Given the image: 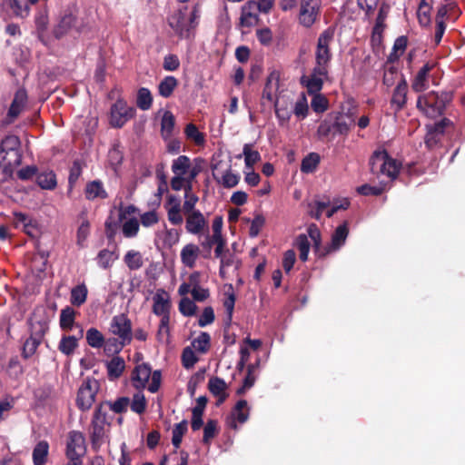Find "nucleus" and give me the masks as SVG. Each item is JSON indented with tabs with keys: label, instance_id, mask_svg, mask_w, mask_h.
Here are the masks:
<instances>
[{
	"label": "nucleus",
	"instance_id": "f257e3e1",
	"mask_svg": "<svg viewBox=\"0 0 465 465\" xmlns=\"http://www.w3.org/2000/svg\"><path fill=\"white\" fill-rule=\"evenodd\" d=\"M172 172L173 173L170 184L173 191H181L183 187L193 184V182L198 175L200 169L193 166L191 160L186 155H180L173 161Z\"/></svg>",
	"mask_w": 465,
	"mask_h": 465
},
{
	"label": "nucleus",
	"instance_id": "f03ea898",
	"mask_svg": "<svg viewBox=\"0 0 465 465\" xmlns=\"http://www.w3.org/2000/svg\"><path fill=\"white\" fill-rule=\"evenodd\" d=\"M198 16L196 7L193 11L183 7L171 15L168 23L176 35L183 38H188L196 25Z\"/></svg>",
	"mask_w": 465,
	"mask_h": 465
},
{
	"label": "nucleus",
	"instance_id": "7ed1b4c3",
	"mask_svg": "<svg viewBox=\"0 0 465 465\" xmlns=\"http://www.w3.org/2000/svg\"><path fill=\"white\" fill-rule=\"evenodd\" d=\"M161 380V371L152 372L151 367L146 363L137 365L132 374V384L135 389L141 391L147 388L152 393L159 390Z\"/></svg>",
	"mask_w": 465,
	"mask_h": 465
},
{
	"label": "nucleus",
	"instance_id": "20e7f679",
	"mask_svg": "<svg viewBox=\"0 0 465 465\" xmlns=\"http://www.w3.org/2000/svg\"><path fill=\"white\" fill-rule=\"evenodd\" d=\"M371 172L377 175H385L395 179L400 171V163L389 156L385 150L375 151L370 159Z\"/></svg>",
	"mask_w": 465,
	"mask_h": 465
},
{
	"label": "nucleus",
	"instance_id": "39448f33",
	"mask_svg": "<svg viewBox=\"0 0 465 465\" xmlns=\"http://www.w3.org/2000/svg\"><path fill=\"white\" fill-rule=\"evenodd\" d=\"M447 102V95H439L435 92H430L419 96L417 107L428 117L436 118L443 114Z\"/></svg>",
	"mask_w": 465,
	"mask_h": 465
},
{
	"label": "nucleus",
	"instance_id": "423d86ee",
	"mask_svg": "<svg viewBox=\"0 0 465 465\" xmlns=\"http://www.w3.org/2000/svg\"><path fill=\"white\" fill-rule=\"evenodd\" d=\"M109 331L118 339L116 351L130 344L133 340L132 322L127 315L124 313L114 315L112 318Z\"/></svg>",
	"mask_w": 465,
	"mask_h": 465
},
{
	"label": "nucleus",
	"instance_id": "0eeeda50",
	"mask_svg": "<svg viewBox=\"0 0 465 465\" xmlns=\"http://www.w3.org/2000/svg\"><path fill=\"white\" fill-rule=\"evenodd\" d=\"M334 39V29L327 28L319 36L315 51V60L317 67H325L329 70V64L331 59L330 45Z\"/></svg>",
	"mask_w": 465,
	"mask_h": 465
},
{
	"label": "nucleus",
	"instance_id": "6e6552de",
	"mask_svg": "<svg viewBox=\"0 0 465 465\" xmlns=\"http://www.w3.org/2000/svg\"><path fill=\"white\" fill-rule=\"evenodd\" d=\"M322 0H300L298 22L306 28L312 27L321 15Z\"/></svg>",
	"mask_w": 465,
	"mask_h": 465
},
{
	"label": "nucleus",
	"instance_id": "1a4fd4ad",
	"mask_svg": "<svg viewBox=\"0 0 465 465\" xmlns=\"http://www.w3.org/2000/svg\"><path fill=\"white\" fill-rule=\"evenodd\" d=\"M99 382L95 379H85L78 389L76 405L82 411H88L95 401Z\"/></svg>",
	"mask_w": 465,
	"mask_h": 465
},
{
	"label": "nucleus",
	"instance_id": "9d476101",
	"mask_svg": "<svg viewBox=\"0 0 465 465\" xmlns=\"http://www.w3.org/2000/svg\"><path fill=\"white\" fill-rule=\"evenodd\" d=\"M109 425L106 408L104 404H100L96 407L91 422V437L94 444H101L104 441L106 428Z\"/></svg>",
	"mask_w": 465,
	"mask_h": 465
},
{
	"label": "nucleus",
	"instance_id": "9b49d317",
	"mask_svg": "<svg viewBox=\"0 0 465 465\" xmlns=\"http://www.w3.org/2000/svg\"><path fill=\"white\" fill-rule=\"evenodd\" d=\"M275 115L279 121L280 126L286 125L292 116L293 99L292 94L285 92H281L274 101Z\"/></svg>",
	"mask_w": 465,
	"mask_h": 465
},
{
	"label": "nucleus",
	"instance_id": "f8f14e48",
	"mask_svg": "<svg viewBox=\"0 0 465 465\" xmlns=\"http://www.w3.org/2000/svg\"><path fill=\"white\" fill-rule=\"evenodd\" d=\"M85 452L84 438L79 431H71L68 436L66 455L70 460L69 463L81 462V457Z\"/></svg>",
	"mask_w": 465,
	"mask_h": 465
},
{
	"label": "nucleus",
	"instance_id": "ddd939ff",
	"mask_svg": "<svg viewBox=\"0 0 465 465\" xmlns=\"http://www.w3.org/2000/svg\"><path fill=\"white\" fill-rule=\"evenodd\" d=\"M135 110L123 100H117L111 108L110 123L114 127H122L134 117Z\"/></svg>",
	"mask_w": 465,
	"mask_h": 465
},
{
	"label": "nucleus",
	"instance_id": "4468645a",
	"mask_svg": "<svg viewBox=\"0 0 465 465\" xmlns=\"http://www.w3.org/2000/svg\"><path fill=\"white\" fill-rule=\"evenodd\" d=\"M32 333L28 339L24 343L23 347V356L25 358H29L33 356L38 346L42 341V338L45 335L46 326L45 324H42L41 322L31 323Z\"/></svg>",
	"mask_w": 465,
	"mask_h": 465
},
{
	"label": "nucleus",
	"instance_id": "2eb2a0df",
	"mask_svg": "<svg viewBox=\"0 0 465 465\" xmlns=\"http://www.w3.org/2000/svg\"><path fill=\"white\" fill-rule=\"evenodd\" d=\"M328 69L325 67L314 66L310 75H303L302 83L306 86L309 94L319 93L323 85L324 81L328 78Z\"/></svg>",
	"mask_w": 465,
	"mask_h": 465
},
{
	"label": "nucleus",
	"instance_id": "dca6fc26",
	"mask_svg": "<svg viewBox=\"0 0 465 465\" xmlns=\"http://www.w3.org/2000/svg\"><path fill=\"white\" fill-rule=\"evenodd\" d=\"M185 229L188 233L201 236L209 229L208 221L202 212L185 214Z\"/></svg>",
	"mask_w": 465,
	"mask_h": 465
},
{
	"label": "nucleus",
	"instance_id": "f3484780",
	"mask_svg": "<svg viewBox=\"0 0 465 465\" xmlns=\"http://www.w3.org/2000/svg\"><path fill=\"white\" fill-rule=\"evenodd\" d=\"M152 312L154 315L170 314L172 309L171 296L163 288L155 291L152 297Z\"/></svg>",
	"mask_w": 465,
	"mask_h": 465
},
{
	"label": "nucleus",
	"instance_id": "a211bd4d",
	"mask_svg": "<svg viewBox=\"0 0 465 465\" xmlns=\"http://www.w3.org/2000/svg\"><path fill=\"white\" fill-rule=\"evenodd\" d=\"M181 231L175 228H168L166 224L155 233V244L158 247L171 249L180 241Z\"/></svg>",
	"mask_w": 465,
	"mask_h": 465
},
{
	"label": "nucleus",
	"instance_id": "6ab92c4d",
	"mask_svg": "<svg viewBox=\"0 0 465 465\" xmlns=\"http://www.w3.org/2000/svg\"><path fill=\"white\" fill-rule=\"evenodd\" d=\"M14 224L16 228L22 229L27 235L32 238L38 237L40 233L37 222L25 213H15Z\"/></svg>",
	"mask_w": 465,
	"mask_h": 465
},
{
	"label": "nucleus",
	"instance_id": "aec40b11",
	"mask_svg": "<svg viewBox=\"0 0 465 465\" xmlns=\"http://www.w3.org/2000/svg\"><path fill=\"white\" fill-rule=\"evenodd\" d=\"M434 64L426 63L423 64L414 75L411 82V88L414 92H423L429 88L430 71L433 69Z\"/></svg>",
	"mask_w": 465,
	"mask_h": 465
},
{
	"label": "nucleus",
	"instance_id": "412c9836",
	"mask_svg": "<svg viewBox=\"0 0 465 465\" xmlns=\"http://www.w3.org/2000/svg\"><path fill=\"white\" fill-rule=\"evenodd\" d=\"M19 143V139L15 135L6 136L0 144L1 153H5L2 155L3 160H5L7 155L12 154L15 157L12 163L19 164L21 162V155L18 150Z\"/></svg>",
	"mask_w": 465,
	"mask_h": 465
},
{
	"label": "nucleus",
	"instance_id": "4be33fe9",
	"mask_svg": "<svg viewBox=\"0 0 465 465\" xmlns=\"http://www.w3.org/2000/svg\"><path fill=\"white\" fill-rule=\"evenodd\" d=\"M27 103V93L25 89H18L7 113L8 122L12 123L22 113Z\"/></svg>",
	"mask_w": 465,
	"mask_h": 465
},
{
	"label": "nucleus",
	"instance_id": "5701e85b",
	"mask_svg": "<svg viewBox=\"0 0 465 465\" xmlns=\"http://www.w3.org/2000/svg\"><path fill=\"white\" fill-rule=\"evenodd\" d=\"M408 84L406 79H401L398 82L395 89L393 90L391 104L395 112L401 111L407 103Z\"/></svg>",
	"mask_w": 465,
	"mask_h": 465
},
{
	"label": "nucleus",
	"instance_id": "b1692460",
	"mask_svg": "<svg viewBox=\"0 0 465 465\" xmlns=\"http://www.w3.org/2000/svg\"><path fill=\"white\" fill-rule=\"evenodd\" d=\"M349 233L347 223H343L334 231L331 243L325 248V253L337 252L344 245Z\"/></svg>",
	"mask_w": 465,
	"mask_h": 465
},
{
	"label": "nucleus",
	"instance_id": "393cba45",
	"mask_svg": "<svg viewBox=\"0 0 465 465\" xmlns=\"http://www.w3.org/2000/svg\"><path fill=\"white\" fill-rule=\"evenodd\" d=\"M279 74L276 72L270 74L267 78V82L265 84L263 92H262V99L267 100L270 103L274 104V101L276 100L279 94L282 92L279 90Z\"/></svg>",
	"mask_w": 465,
	"mask_h": 465
},
{
	"label": "nucleus",
	"instance_id": "a878e982",
	"mask_svg": "<svg viewBox=\"0 0 465 465\" xmlns=\"http://www.w3.org/2000/svg\"><path fill=\"white\" fill-rule=\"evenodd\" d=\"M259 12L256 11L254 1L247 2L242 7L240 23L242 26L251 27L258 23Z\"/></svg>",
	"mask_w": 465,
	"mask_h": 465
},
{
	"label": "nucleus",
	"instance_id": "bb28decb",
	"mask_svg": "<svg viewBox=\"0 0 465 465\" xmlns=\"http://www.w3.org/2000/svg\"><path fill=\"white\" fill-rule=\"evenodd\" d=\"M84 195L89 201L103 200L108 196L103 183L99 180H94L86 183Z\"/></svg>",
	"mask_w": 465,
	"mask_h": 465
},
{
	"label": "nucleus",
	"instance_id": "cd10ccee",
	"mask_svg": "<svg viewBox=\"0 0 465 465\" xmlns=\"http://www.w3.org/2000/svg\"><path fill=\"white\" fill-rule=\"evenodd\" d=\"M76 17L71 13H65L54 28V35L56 38L65 35L75 25Z\"/></svg>",
	"mask_w": 465,
	"mask_h": 465
},
{
	"label": "nucleus",
	"instance_id": "c85d7f7f",
	"mask_svg": "<svg viewBox=\"0 0 465 465\" xmlns=\"http://www.w3.org/2000/svg\"><path fill=\"white\" fill-rule=\"evenodd\" d=\"M208 388L213 395L218 397L217 405L222 404L226 400L228 396L226 393L227 384L223 379L218 377L211 378L208 382Z\"/></svg>",
	"mask_w": 465,
	"mask_h": 465
},
{
	"label": "nucleus",
	"instance_id": "c756f323",
	"mask_svg": "<svg viewBox=\"0 0 465 465\" xmlns=\"http://www.w3.org/2000/svg\"><path fill=\"white\" fill-rule=\"evenodd\" d=\"M200 249L193 243L184 245L181 251V261L188 268H193L199 257Z\"/></svg>",
	"mask_w": 465,
	"mask_h": 465
},
{
	"label": "nucleus",
	"instance_id": "7c9ffc66",
	"mask_svg": "<svg viewBox=\"0 0 465 465\" xmlns=\"http://www.w3.org/2000/svg\"><path fill=\"white\" fill-rule=\"evenodd\" d=\"M450 124V120L443 119L431 126H428V133L425 138L427 146L431 147L435 145L439 141L438 136L442 134L444 128Z\"/></svg>",
	"mask_w": 465,
	"mask_h": 465
},
{
	"label": "nucleus",
	"instance_id": "2f4dec72",
	"mask_svg": "<svg viewBox=\"0 0 465 465\" xmlns=\"http://www.w3.org/2000/svg\"><path fill=\"white\" fill-rule=\"evenodd\" d=\"M213 176L217 183L222 184L224 188L235 187L240 181L239 173H233L231 169V165H229L228 168L221 174L219 173H214Z\"/></svg>",
	"mask_w": 465,
	"mask_h": 465
},
{
	"label": "nucleus",
	"instance_id": "473e14b6",
	"mask_svg": "<svg viewBox=\"0 0 465 465\" xmlns=\"http://www.w3.org/2000/svg\"><path fill=\"white\" fill-rule=\"evenodd\" d=\"M170 207L167 210V218L168 221L173 225H180L183 222V218L181 213V203L180 201L174 196H170L169 198Z\"/></svg>",
	"mask_w": 465,
	"mask_h": 465
},
{
	"label": "nucleus",
	"instance_id": "72a5a7b5",
	"mask_svg": "<svg viewBox=\"0 0 465 465\" xmlns=\"http://www.w3.org/2000/svg\"><path fill=\"white\" fill-rule=\"evenodd\" d=\"M49 444L46 440H40L34 448L32 458L34 465L45 464L48 460Z\"/></svg>",
	"mask_w": 465,
	"mask_h": 465
},
{
	"label": "nucleus",
	"instance_id": "f704fd0d",
	"mask_svg": "<svg viewBox=\"0 0 465 465\" xmlns=\"http://www.w3.org/2000/svg\"><path fill=\"white\" fill-rule=\"evenodd\" d=\"M433 0H421L417 11L418 20L421 26H429L431 22Z\"/></svg>",
	"mask_w": 465,
	"mask_h": 465
},
{
	"label": "nucleus",
	"instance_id": "c9c22d12",
	"mask_svg": "<svg viewBox=\"0 0 465 465\" xmlns=\"http://www.w3.org/2000/svg\"><path fill=\"white\" fill-rule=\"evenodd\" d=\"M184 191V202L183 204V211L184 214H188L193 212H200L199 210L195 209V205L199 201V197L193 192V184H189V189L187 188V185L185 187H183Z\"/></svg>",
	"mask_w": 465,
	"mask_h": 465
},
{
	"label": "nucleus",
	"instance_id": "e433bc0d",
	"mask_svg": "<svg viewBox=\"0 0 465 465\" xmlns=\"http://www.w3.org/2000/svg\"><path fill=\"white\" fill-rule=\"evenodd\" d=\"M388 14V7L381 6L379 10L378 16L376 18L375 25L372 29L371 39L373 42H380L381 39V35L385 27V19Z\"/></svg>",
	"mask_w": 465,
	"mask_h": 465
},
{
	"label": "nucleus",
	"instance_id": "4c0bfd02",
	"mask_svg": "<svg viewBox=\"0 0 465 465\" xmlns=\"http://www.w3.org/2000/svg\"><path fill=\"white\" fill-rule=\"evenodd\" d=\"M88 289L84 283H80L71 290L70 302L72 305L80 307L87 299Z\"/></svg>",
	"mask_w": 465,
	"mask_h": 465
},
{
	"label": "nucleus",
	"instance_id": "58836bf2",
	"mask_svg": "<svg viewBox=\"0 0 465 465\" xmlns=\"http://www.w3.org/2000/svg\"><path fill=\"white\" fill-rule=\"evenodd\" d=\"M178 85V81L174 76L167 75L162 79L158 84V94L164 98L170 97Z\"/></svg>",
	"mask_w": 465,
	"mask_h": 465
},
{
	"label": "nucleus",
	"instance_id": "ea45409f",
	"mask_svg": "<svg viewBox=\"0 0 465 465\" xmlns=\"http://www.w3.org/2000/svg\"><path fill=\"white\" fill-rule=\"evenodd\" d=\"M125 368V362L121 357H114L106 364L107 374L110 380L118 379Z\"/></svg>",
	"mask_w": 465,
	"mask_h": 465
},
{
	"label": "nucleus",
	"instance_id": "a19ab883",
	"mask_svg": "<svg viewBox=\"0 0 465 465\" xmlns=\"http://www.w3.org/2000/svg\"><path fill=\"white\" fill-rule=\"evenodd\" d=\"M39 0H10V7L15 15L25 17L29 15L30 5Z\"/></svg>",
	"mask_w": 465,
	"mask_h": 465
},
{
	"label": "nucleus",
	"instance_id": "79ce46f5",
	"mask_svg": "<svg viewBox=\"0 0 465 465\" xmlns=\"http://www.w3.org/2000/svg\"><path fill=\"white\" fill-rule=\"evenodd\" d=\"M75 315L76 312L72 307L66 306L60 312V327L64 331H71L74 324Z\"/></svg>",
	"mask_w": 465,
	"mask_h": 465
},
{
	"label": "nucleus",
	"instance_id": "37998d69",
	"mask_svg": "<svg viewBox=\"0 0 465 465\" xmlns=\"http://www.w3.org/2000/svg\"><path fill=\"white\" fill-rule=\"evenodd\" d=\"M124 262L131 271L139 270L143 265L142 253L134 250H130L125 253Z\"/></svg>",
	"mask_w": 465,
	"mask_h": 465
},
{
	"label": "nucleus",
	"instance_id": "c03bdc74",
	"mask_svg": "<svg viewBox=\"0 0 465 465\" xmlns=\"http://www.w3.org/2000/svg\"><path fill=\"white\" fill-rule=\"evenodd\" d=\"M153 94L148 88L141 87L137 91L136 105L143 111H147L153 104Z\"/></svg>",
	"mask_w": 465,
	"mask_h": 465
},
{
	"label": "nucleus",
	"instance_id": "a18cd8bd",
	"mask_svg": "<svg viewBox=\"0 0 465 465\" xmlns=\"http://www.w3.org/2000/svg\"><path fill=\"white\" fill-rule=\"evenodd\" d=\"M175 119L173 114L166 111L164 112L161 121V134L163 139H169L174 128Z\"/></svg>",
	"mask_w": 465,
	"mask_h": 465
},
{
	"label": "nucleus",
	"instance_id": "49530a36",
	"mask_svg": "<svg viewBox=\"0 0 465 465\" xmlns=\"http://www.w3.org/2000/svg\"><path fill=\"white\" fill-rule=\"evenodd\" d=\"M354 118L349 114H340L333 124V128L341 134H347L354 124Z\"/></svg>",
	"mask_w": 465,
	"mask_h": 465
},
{
	"label": "nucleus",
	"instance_id": "de8ad7c7",
	"mask_svg": "<svg viewBox=\"0 0 465 465\" xmlns=\"http://www.w3.org/2000/svg\"><path fill=\"white\" fill-rule=\"evenodd\" d=\"M38 185L45 190H53L56 186L55 174L52 171L40 173L36 177Z\"/></svg>",
	"mask_w": 465,
	"mask_h": 465
},
{
	"label": "nucleus",
	"instance_id": "09e8293b",
	"mask_svg": "<svg viewBox=\"0 0 465 465\" xmlns=\"http://www.w3.org/2000/svg\"><path fill=\"white\" fill-rule=\"evenodd\" d=\"M232 417L239 421L244 423L249 418L248 403L245 400H240L232 411Z\"/></svg>",
	"mask_w": 465,
	"mask_h": 465
},
{
	"label": "nucleus",
	"instance_id": "8fccbe9b",
	"mask_svg": "<svg viewBox=\"0 0 465 465\" xmlns=\"http://www.w3.org/2000/svg\"><path fill=\"white\" fill-rule=\"evenodd\" d=\"M211 337L207 332H201L191 343L194 351L200 353H205L210 348Z\"/></svg>",
	"mask_w": 465,
	"mask_h": 465
},
{
	"label": "nucleus",
	"instance_id": "3c124183",
	"mask_svg": "<svg viewBox=\"0 0 465 465\" xmlns=\"http://www.w3.org/2000/svg\"><path fill=\"white\" fill-rule=\"evenodd\" d=\"M78 347V340L74 336H63L59 344V351L64 355H71Z\"/></svg>",
	"mask_w": 465,
	"mask_h": 465
},
{
	"label": "nucleus",
	"instance_id": "603ef678",
	"mask_svg": "<svg viewBox=\"0 0 465 465\" xmlns=\"http://www.w3.org/2000/svg\"><path fill=\"white\" fill-rule=\"evenodd\" d=\"M320 163V156L316 153H311L305 156L301 163V171L304 173H313Z\"/></svg>",
	"mask_w": 465,
	"mask_h": 465
},
{
	"label": "nucleus",
	"instance_id": "864d4df0",
	"mask_svg": "<svg viewBox=\"0 0 465 465\" xmlns=\"http://www.w3.org/2000/svg\"><path fill=\"white\" fill-rule=\"evenodd\" d=\"M140 229L139 221L136 218H129L122 224V232L125 238H134L138 234Z\"/></svg>",
	"mask_w": 465,
	"mask_h": 465
},
{
	"label": "nucleus",
	"instance_id": "5fc2aeb1",
	"mask_svg": "<svg viewBox=\"0 0 465 465\" xmlns=\"http://www.w3.org/2000/svg\"><path fill=\"white\" fill-rule=\"evenodd\" d=\"M86 341L92 348L99 349L104 343V337L96 328H90L86 331Z\"/></svg>",
	"mask_w": 465,
	"mask_h": 465
},
{
	"label": "nucleus",
	"instance_id": "6e6d98bb",
	"mask_svg": "<svg viewBox=\"0 0 465 465\" xmlns=\"http://www.w3.org/2000/svg\"><path fill=\"white\" fill-rule=\"evenodd\" d=\"M242 155L244 156L246 169H252L253 164L261 160L259 152L252 150L251 144L249 143L243 145Z\"/></svg>",
	"mask_w": 465,
	"mask_h": 465
},
{
	"label": "nucleus",
	"instance_id": "4d7b16f0",
	"mask_svg": "<svg viewBox=\"0 0 465 465\" xmlns=\"http://www.w3.org/2000/svg\"><path fill=\"white\" fill-rule=\"evenodd\" d=\"M329 201L314 200L308 203L309 214L312 218L319 220L322 213L329 207Z\"/></svg>",
	"mask_w": 465,
	"mask_h": 465
},
{
	"label": "nucleus",
	"instance_id": "13d9d810",
	"mask_svg": "<svg viewBox=\"0 0 465 465\" xmlns=\"http://www.w3.org/2000/svg\"><path fill=\"white\" fill-rule=\"evenodd\" d=\"M187 427L188 423L185 420H182L180 423L175 424L173 427L172 443L176 449L180 447L183 437L187 431Z\"/></svg>",
	"mask_w": 465,
	"mask_h": 465
},
{
	"label": "nucleus",
	"instance_id": "bf43d9fd",
	"mask_svg": "<svg viewBox=\"0 0 465 465\" xmlns=\"http://www.w3.org/2000/svg\"><path fill=\"white\" fill-rule=\"evenodd\" d=\"M308 102L304 94H302L299 99L293 103L292 113L298 119H304L308 114Z\"/></svg>",
	"mask_w": 465,
	"mask_h": 465
},
{
	"label": "nucleus",
	"instance_id": "052dcab7",
	"mask_svg": "<svg viewBox=\"0 0 465 465\" xmlns=\"http://www.w3.org/2000/svg\"><path fill=\"white\" fill-rule=\"evenodd\" d=\"M401 79H405V77L394 67H390L384 72L383 84L388 87L392 86L394 84L397 85L398 82Z\"/></svg>",
	"mask_w": 465,
	"mask_h": 465
},
{
	"label": "nucleus",
	"instance_id": "680f3d73",
	"mask_svg": "<svg viewBox=\"0 0 465 465\" xmlns=\"http://www.w3.org/2000/svg\"><path fill=\"white\" fill-rule=\"evenodd\" d=\"M310 245L308 237L305 234H300L295 240V246L300 252V259L302 262H306L308 260Z\"/></svg>",
	"mask_w": 465,
	"mask_h": 465
},
{
	"label": "nucleus",
	"instance_id": "e2e57ef3",
	"mask_svg": "<svg viewBox=\"0 0 465 465\" xmlns=\"http://www.w3.org/2000/svg\"><path fill=\"white\" fill-rule=\"evenodd\" d=\"M186 137L195 144L201 145L204 143V135L198 130L193 124H188L184 130Z\"/></svg>",
	"mask_w": 465,
	"mask_h": 465
},
{
	"label": "nucleus",
	"instance_id": "0e129e2a",
	"mask_svg": "<svg viewBox=\"0 0 465 465\" xmlns=\"http://www.w3.org/2000/svg\"><path fill=\"white\" fill-rule=\"evenodd\" d=\"M115 259L113 252L104 249L97 255V263L101 268L107 269L112 266Z\"/></svg>",
	"mask_w": 465,
	"mask_h": 465
},
{
	"label": "nucleus",
	"instance_id": "69168bd1",
	"mask_svg": "<svg viewBox=\"0 0 465 465\" xmlns=\"http://www.w3.org/2000/svg\"><path fill=\"white\" fill-rule=\"evenodd\" d=\"M199 361V358L194 352V350L188 346L185 347L182 353V362L185 369H191Z\"/></svg>",
	"mask_w": 465,
	"mask_h": 465
},
{
	"label": "nucleus",
	"instance_id": "338daca9",
	"mask_svg": "<svg viewBox=\"0 0 465 465\" xmlns=\"http://www.w3.org/2000/svg\"><path fill=\"white\" fill-rule=\"evenodd\" d=\"M407 38L405 36L398 37L393 45L392 52L391 53L389 59L391 61L397 60L405 51L407 47Z\"/></svg>",
	"mask_w": 465,
	"mask_h": 465
},
{
	"label": "nucleus",
	"instance_id": "774afa93",
	"mask_svg": "<svg viewBox=\"0 0 465 465\" xmlns=\"http://www.w3.org/2000/svg\"><path fill=\"white\" fill-rule=\"evenodd\" d=\"M90 233V223L87 220H84L77 230L76 243L80 248L85 246V241Z\"/></svg>",
	"mask_w": 465,
	"mask_h": 465
}]
</instances>
